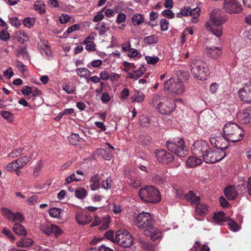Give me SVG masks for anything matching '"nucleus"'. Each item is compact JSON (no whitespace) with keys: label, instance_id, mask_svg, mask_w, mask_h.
Returning <instances> with one entry per match:
<instances>
[{"label":"nucleus","instance_id":"1","mask_svg":"<svg viewBox=\"0 0 251 251\" xmlns=\"http://www.w3.org/2000/svg\"><path fill=\"white\" fill-rule=\"evenodd\" d=\"M228 20L227 16H222L221 11L218 9H214L210 14V20L212 24L207 22L206 28L214 35L220 37L223 34L222 25Z\"/></svg>","mask_w":251,"mask_h":251},{"label":"nucleus","instance_id":"2","mask_svg":"<svg viewBox=\"0 0 251 251\" xmlns=\"http://www.w3.org/2000/svg\"><path fill=\"white\" fill-rule=\"evenodd\" d=\"M226 138L233 143L241 141L244 135V130L240 126L233 123H226L223 128Z\"/></svg>","mask_w":251,"mask_h":251},{"label":"nucleus","instance_id":"3","mask_svg":"<svg viewBox=\"0 0 251 251\" xmlns=\"http://www.w3.org/2000/svg\"><path fill=\"white\" fill-rule=\"evenodd\" d=\"M138 195L142 201L147 203H156L161 201L159 191L152 186H146L140 188Z\"/></svg>","mask_w":251,"mask_h":251},{"label":"nucleus","instance_id":"4","mask_svg":"<svg viewBox=\"0 0 251 251\" xmlns=\"http://www.w3.org/2000/svg\"><path fill=\"white\" fill-rule=\"evenodd\" d=\"M191 71L193 76L200 80L207 79L210 73L207 65L200 60H195L192 62Z\"/></svg>","mask_w":251,"mask_h":251},{"label":"nucleus","instance_id":"5","mask_svg":"<svg viewBox=\"0 0 251 251\" xmlns=\"http://www.w3.org/2000/svg\"><path fill=\"white\" fill-rule=\"evenodd\" d=\"M168 150L177 156L183 157L187 154L186 147L184 141L181 138H176L174 140H168L166 142Z\"/></svg>","mask_w":251,"mask_h":251},{"label":"nucleus","instance_id":"6","mask_svg":"<svg viewBox=\"0 0 251 251\" xmlns=\"http://www.w3.org/2000/svg\"><path fill=\"white\" fill-rule=\"evenodd\" d=\"M133 223L138 227L147 232L148 229H152L153 221L150 213L143 212L136 216Z\"/></svg>","mask_w":251,"mask_h":251},{"label":"nucleus","instance_id":"7","mask_svg":"<svg viewBox=\"0 0 251 251\" xmlns=\"http://www.w3.org/2000/svg\"><path fill=\"white\" fill-rule=\"evenodd\" d=\"M164 88L165 90H167L170 93L176 95L182 94L184 91L182 81L173 77L165 82Z\"/></svg>","mask_w":251,"mask_h":251},{"label":"nucleus","instance_id":"8","mask_svg":"<svg viewBox=\"0 0 251 251\" xmlns=\"http://www.w3.org/2000/svg\"><path fill=\"white\" fill-rule=\"evenodd\" d=\"M115 241L120 246L129 248L133 243V238L128 231L126 230H120L116 233Z\"/></svg>","mask_w":251,"mask_h":251},{"label":"nucleus","instance_id":"9","mask_svg":"<svg viewBox=\"0 0 251 251\" xmlns=\"http://www.w3.org/2000/svg\"><path fill=\"white\" fill-rule=\"evenodd\" d=\"M226 156V152L221 151L212 150L209 147L202 157L203 161L206 163H215L223 159Z\"/></svg>","mask_w":251,"mask_h":251},{"label":"nucleus","instance_id":"10","mask_svg":"<svg viewBox=\"0 0 251 251\" xmlns=\"http://www.w3.org/2000/svg\"><path fill=\"white\" fill-rule=\"evenodd\" d=\"M222 7L229 14H238L243 10L242 5L238 0H224Z\"/></svg>","mask_w":251,"mask_h":251},{"label":"nucleus","instance_id":"11","mask_svg":"<svg viewBox=\"0 0 251 251\" xmlns=\"http://www.w3.org/2000/svg\"><path fill=\"white\" fill-rule=\"evenodd\" d=\"M209 145L203 140H198L194 142L191 150L193 154L198 157H202L209 150Z\"/></svg>","mask_w":251,"mask_h":251},{"label":"nucleus","instance_id":"12","mask_svg":"<svg viewBox=\"0 0 251 251\" xmlns=\"http://www.w3.org/2000/svg\"><path fill=\"white\" fill-rule=\"evenodd\" d=\"M209 141L211 145L216 148V150L222 151L224 152L229 145V141L226 137H212L210 138Z\"/></svg>","mask_w":251,"mask_h":251},{"label":"nucleus","instance_id":"13","mask_svg":"<svg viewBox=\"0 0 251 251\" xmlns=\"http://www.w3.org/2000/svg\"><path fill=\"white\" fill-rule=\"evenodd\" d=\"M155 153L157 159L159 162L163 164H170L174 160V156L171 153L168 152L167 151L164 150H156L155 151Z\"/></svg>","mask_w":251,"mask_h":251},{"label":"nucleus","instance_id":"14","mask_svg":"<svg viewBox=\"0 0 251 251\" xmlns=\"http://www.w3.org/2000/svg\"><path fill=\"white\" fill-rule=\"evenodd\" d=\"M175 109V104L167 100L159 103L157 106V109L162 114H168L170 113Z\"/></svg>","mask_w":251,"mask_h":251},{"label":"nucleus","instance_id":"15","mask_svg":"<svg viewBox=\"0 0 251 251\" xmlns=\"http://www.w3.org/2000/svg\"><path fill=\"white\" fill-rule=\"evenodd\" d=\"M237 118L241 124H251V107H249L242 111L238 112L237 113Z\"/></svg>","mask_w":251,"mask_h":251},{"label":"nucleus","instance_id":"16","mask_svg":"<svg viewBox=\"0 0 251 251\" xmlns=\"http://www.w3.org/2000/svg\"><path fill=\"white\" fill-rule=\"evenodd\" d=\"M240 99L246 102H251V84H246L238 92Z\"/></svg>","mask_w":251,"mask_h":251},{"label":"nucleus","instance_id":"17","mask_svg":"<svg viewBox=\"0 0 251 251\" xmlns=\"http://www.w3.org/2000/svg\"><path fill=\"white\" fill-rule=\"evenodd\" d=\"M75 219L79 225H85L92 220V217L84 212L77 211L75 214Z\"/></svg>","mask_w":251,"mask_h":251},{"label":"nucleus","instance_id":"18","mask_svg":"<svg viewBox=\"0 0 251 251\" xmlns=\"http://www.w3.org/2000/svg\"><path fill=\"white\" fill-rule=\"evenodd\" d=\"M209 208V207L207 204L200 202L195 206L196 216L204 217L208 212Z\"/></svg>","mask_w":251,"mask_h":251},{"label":"nucleus","instance_id":"19","mask_svg":"<svg viewBox=\"0 0 251 251\" xmlns=\"http://www.w3.org/2000/svg\"><path fill=\"white\" fill-rule=\"evenodd\" d=\"M102 175L103 174L100 175L96 174L90 177L89 179V181L91 183L90 187L92 191H95L100 188V180Z\"/></svg>","mask_w":251,"mask_h":251},{"label":"nucleus","instance_id":"20","mask_svg":"<svg viewBox=\"0 0 251 251\" xmlns=\"http://www.w3.org/2000/svg\"><path fill=\"white\" fill-rule=\"evenodd\" d=\"M184 198L187 201L190 202L192 205H195L196 206L201 201L200 197L197 196L192 191H189L187 194H186Z\"/></svg>","mask_w":251,"mask_h":251},{"label":"nucleus","instance_id":"21","mask_svg":"<svg viewBox=\"0 0 251 251\" xmlns=\"http://www.w3.org/2000/svg\"><path fill=\"white\" fill-rule=\"evenodd\" d=\"M151 228L148 229L147 232H145V235L150 236L151 240L154 241L161 237V232L153 225Z\"/></svg>","mask_w":251,"mask_h":251},{"label":"nucleus","instance_id":"22","mask_svg":"<svg viewBox=\"0 0 251 251\" xmlns=\"http://www.w3.org/2000/svg\"><path fill=\"white\" fill-rule=\"evenodd\" d=\"M205 51L209 57L214 58H218L222 53V51L219 47H207L205 49Z\"/></svg>","mask_w":251,"mask_h":251},{"label":"nucleus","instance_id":"23","mask_svg":"<svg viewBox=\"0 0 251 251\" xmlns=\"http://www.w3.org/2000/svg\"><path fill=\"white\" fill-rule=\"evenodd\" d=\"M38 48L40 53L43 56L50 57L52 54L50 48L44 42L40 43L38 44Z\"/></svg>","mask_w":251,"mask_h":251},{"label":"nucleus","instance_id":"24","mask_svg":"<svg viewBox=\"0 0 251 251\" xmlns=\"http://www.w3.org/2000/svg\"><path fill=\"white\" fill-rule=\"evenodd\" d=\"M202 163L201 159L193 156H190L186 162V164L188 167L194 168L200 165Z\"/></svg>","mask_w":251,"mask_h":251},{"label":"nucleus","instance_id":"25","mask_svg":"<svg viewBox=\"0 0 251 251\" xmlns=\"http://www.w3.org/2000/svg\"><path fill=\"white\" fill-rule=\"evenodd\" d=\"M110 28V25L108 23L102 22L99 23L96 25L95 29L99 31V34L102 35L105 34L107 30Z\"/></svg>","mask_w":251,"mask_h":251},{"label":"nucleus","instance_id":"26","mask_svg":"<svg viewBox=\"0 0 251 251\" xmlns=\"http://www.w3.org/2000/svg\"><path fill=\"white\" fill-rule=\"evenodd\" d=\"M13 230L14 232L19 235H26V231L24 226L19 223H15L13 226Z\"/></svg>","mask_w":251,"mask_h":251},{"label":"nucleus","instance_id":"27","mask_svg":"<svg viewBox=\"0 0 251 251\" xmlns=\"http://www.w3.org/2000/svg\"><path fill=\"white\" fill-rule=\"evenodd\" d=\"M224 193L226 197L229 200H234L237 197V194L235 191L231 186L227 187L225 189Z\"/></svg>","mask_w":251,"mask_h":251},{"label":"nucleus","instance_id":"28","mask_svg":"<svg viewBox=\"0 0 251 251\" xmlns=\"http://www.w3.org/2000/svg\"><path fill=\"white\" fill-rule=\"evenodd\" d=\"M33 244V241L31 239L22 238L19 242L17 243V246L22 248H27Z\"/></svg>","mask_w":251,"mask_h":251},{"label":"nucleus","instance_id":"29","mask_svg":"<svg viewBox=\"0 0 251 251\" xmlns=\"http://www.w3.org/2000/svg\"><path fill=\"white\" fill-rule=\"evenodd\" d=\"M34 9L38 11L40 14H44L45 13V4L43 1L41 0H37L36 1L34 5Z\"/></svg>","mask_w":251,"mask_h":251},{"label":"nucleus","instance_id":"30","mask_svg":"<svg viewBox=\"0 0 251 251\" xmlns=\"http://www.w3.org/2000/svg\"><path fill=\"white\" fill-rule=\"evenodd\" d=\"M152 180L157 184H163L166 180V177L164 175L155 174L152 176Z\"/></svg>","mask_w":251,"mask_h":251},{"label":"nucleus","instance_id":"31","mask_svg":"<svg viewBox=\"0 0 251 251\" xmlns=\"http://www.w3.org/2000/svg\"><path fill=\"white\" fill-rule=\"evenodd\" d=\"M54 225H42L40 226V230L43 233L46 235H50L53 233V226Z\"/></svg>","mask_w":251,"mask_h":251},{"label":"nucleus","instance_id":"32","mask_svg":"<svg viewBox=\"0 0 251 251\" xmlns=\"http://www.w3.org/2000/svg\"><path fill=\"white\" fill-rule=\"evenodd\" d=\"M131 21L134 25H140L144 22L143 15L140 14H135L133 16Z\"/></svg>","mask_w":251,"mask_h":251},{"label":"nucleus","instance_id":"33","mask_svg":"<svg viewBox=\"0 0 251 251\" xmlns=\"http://www.w3.org/2000/svg\"><path fill=\"white\" fill-rule=\"evenodd\" d=\"M138 142L143 145H148L151 142V138L147 135H140L138 137Z\"/></svg>","mask_w":251,"mask_h":251},{"label":"nucleus","instance_id":"34","mask_svg":"<svg viewBox=\"0 0 251 251\" xmlns=\"http://www.w3.org/2000/svg\"><path fill=\"white\" fill-rule=\"evenodd\" d=\"M1 210L2 215L8 221H12L14 213L7 208H2Z\"/></svg>","mask_w":251,"mask_h":251},{"label":"nucleus","instance_id":"35","mask_svg":"<svg viewBox=\"0 0 251 251\" xmlns=\"http://www.w3.org/2000/svg\"><path fill=\"white\" fill-rule=\"evenodd\" d=\"M176 75L178 77L179 80H187L189 77V73L187 71L185 70H179L177 72Z\"/></svg>","mask_w":251,"mask_h":251},{"label":"nucleus","instance_id":"36","mask_svg":"<svg viewBox=\"0 0 251 251\" xmlns=\"http://www.w3.org/2000/svg\"><path fill=\"white\" fill-rule=\"evenodd\" d=\"M77 75L81 77L89 76L91 72L86 68H80L76 70Z\"/></svg>","mask_w":251,"mask_h":251},{"label":"nucleus","instance_id":"37","mask_svg":"<svg viewBox=\"0 0 251 251\" xmlns=\"http://www.w3.org/2000/svg\"><path fill=\"white\" fill-rule=\"evenodd\" d=\"M79 136L76 133L72 134L68 138L70 143L74 146H76L79 144Z\"/></svg>","mask_w":251,"mask_h":251},{"label":"nucleus","instance_id":"38","mask_svg":"<svg viewBox=\"0 0 251 251\" xmlns=\"http://www.w3.org/2000/svg\"><path fill=\"white\" fill-rule=\"evenodd\" d=\"M213 218L217 223H221L225 220V214L222 211H219L215 213Z\"/></svg>","mask_w":251,"mask_h":251},{"label":"nucleus","instance_id":"39","mask_svg":"<svg viewBox=\"0 0 251 251\" xmlns=\"http://www.w3.org/2000/svg\"><path fill=\"white\" fill-rule=\"evenodd\" d=\"M30 157L27 156H23L16 160L19 168H22L24 165L30 161Z\"/></svg>","mask_w":251,"mask_h":251},{"label":"nucleus","instance_id":"40","mask_svg":"<svg viewBox=\"0 0 251 251\" xmlns=\"http://www.w3.org/2000/svg\"><path fill=\"white\" fill-rule=\"evenodd\" d=\"M87 195L86 190L83 188H79L75 191V196L80 199L84 198Z\"/></svg>","mask_w":251,"mask_h":251},{"label":"nucleus","instance_id":"41","mask_svg":"<svg viewBox=\"0 0 251 251\" xmlns=\"http://www.w3.org/2000/svg\"><path fill=\"white\" fill-rule=\"evenodd\" d=\"M62 89L64 90L67 94H72L74 93V92L76 90V87L72 84H65L62 86Z\"/></svg>","mask_w":251,"mask_h":251},{"label":"nucleus","instance_id":"42","mask_svg":"<svg viewBox=\"0 0 251 251\" xmlns=\"http://www.w3.org/2000/svg\"><path fill=\"white\" fill-rule=\"evenodd\" d=\"M144 42L148 44H155L158 42V38L154 35L147 36L144 39Z\"/></svg>","mask_w":251,"mask_h":251},{"label":"nucleus","instance_id":"43","mask_svg":"<svg viewBox=\"0 0 251 251\" xmlns=\"http://www.w3.org/2000/svg\"><path fill=\"white\" fill-rule=\"evenodd\" d=\"M248 181L243 182V183L238 185L237 189L238 191L241 194H245L248 192Z\"/></svg>","mask_w":251,"mask_h":251},{"label":"nucleus","instance_id":"44","mask_svg":"<svg viewBox=\"0 0 251 251\" xmlns=\"http://www.w3.org/2000/svg\"><path fill=\"white\" fill-rule=\"evenodd\" d=\"M61 209L58 208H51L49 212L50 216L53 218H58L60 216Z\"/></svg>","mask_w":251,"mask_h":251},{"label":"nucleus","instance_id":"45","mask_svg":"<svg viewBox=\"0 0 251 251\" xmlns=\"http://www.w3.org/2000/svg\"><path fill=\"white\" fill-rule=\"evenodd\" d=\"M18 169L20 168H19L16 160L9 163L6 167V169L9 172L17 171Z\"/></svg>","mask_w":251,"mask_h":251},{"label":"nucleus","instance_id":"46","mask_svg":"<svg viewBox=\"0 0 251 251\" xmlns=\"http://www.w3.org/2000/svg\"><path fill=\"white\" fill-rule=\"evenodd\" d=\"M145 99V96L143 93L138 92L137 94L135 95L133 98H131L132 101H136L140 102L143 101Z\"/></svg>","mask_w":251,"mask_h":251},{"label":"nucleus","instance_id":"47","mask_svg":"<svg viewBox=\"0 0 251 251\" xmlns=\"http://www.w3.org/2000/svg\"><path fill=\"white\" fill-rule=\"evenodd\" d=\"M146 71V69L143 65H141L138 70H134V73L136 74V79H138L139 77H141Z\"/></svg>","mask_w":251,"mask_h":251},{"label":"nucleus","instance_id":"48","mask_svg":"<svg viewBox=\"0 0 251 251\" xmlns=\"http://www.w3.org/2000/svg\"><path fill=\"white\" fill-rule=\"evenodd\" d=\"M18 52L20 54H21L23 58L25 59H28L29 58V55L25 47H20Z\"/></svg>","mask_w":251,"mask_h":251},{"label":"nucleus","instance_id":"49","mask_svg":"<svg viewBox=\"0 0 251 251\" xmlns=\"http://www.w3.org/2000/svg\"><path fill=\"white\" fill-rule=\"evenodd\" d=\"M24 220V217L23 215L19 212H16L15 213H14V216L12 220V222H17V223H21L23 222Z\"/></svg>","mask_w":251,"mask_h":251},{"label":"nucleus","instance_id":"50","mask_svg":"<svg viewBox=\"0 0 251 251\" xmlns=\"http://www.w3.org/2000/svg\"><path fill=\"white\" fill-rule=\"evenodd\" d=\"M145 59L148 64L154 65L156 64L159 60V58L157 56H146Z\"/></svg>","mask_w":251,"mask_h":251},{"label":"nucleus","instance_id":"51","mask_svg":"<svg viewBox=\"0 0 251 251\" xmlns=\"http://www.w3.org/2000/svg\"><path fill=\"white\" fill-rule=\"evenodd\" d=\"M100 152L106 160H109L112 157L111 151H107L106 149H100Z\"/></svg>","mask_w":251,"mask_h":251},{"label":"nucleus","instance_id":"52","mask_svg":"<svg viewBox=\"0 0 251 251\" xmlns=\"http://www.w3.org/2000/svg\"><path fill=\"white\" fill-rule=\"evenodd\" d=\"M2 233H3L6 236L8 237L11 241H14L15 240V237L13 235L12 232L6 227H4L2 229Z\"/></svg>","mask_w":251,"mask_h":251},{"label":"nucleus","instance_id":"53","mask_svg":"<svg viewBox=\"0 0 251 251\" xmlns=\"http://www.w3.org/2000/svg\"><path fill=\"white\" fill-rule=\"evenodd\" d=\"M1 115L3 118L9 122L12 121L13 115L9 111L2 110L1 111Z\"/></svg>","mask_w":251,"mask_h":251},{"label":"nucleus","instance_id":"54","mask_svg":"<svg viewBox=\"0 0 251 251\" xmlns=\"http://www.w3.org/2000/svg\"><path fill=\"white\" fill-rule=\"evenodd\" d=\"M161 14L163 16L169 19H173L175 17V14L173 11L170 9H165L162 12Z\"/></svg>","mask_w":251,"mask_h":251},{"label":"nucleus","instance_id":"55","mask_svg":"<svg viewBox=\"0 0 251 251\" xmlns=\"http://www.w3.org/2000/svg\"><path fill=\"white\" fill-rule=\"evenodd\" d=\"M228 225L229 226V228L231 230L236 231L239 229V226L236 224V223L232 220V219H230L228 221Z\"/></svg>","mask_w":251,"mask_h":251},{"label":"nucleus","instance_id":"56","mask_svg":"<svg viewBox=\"0 0 251 251\" xmlns=\"http://www.w3.org/2000/svg\"><path fill=\"white\" fill-rule=\"evenodd\" d=\"M130 184L135 188H138L141 185V181L137 178H133L130 179Z\"/></svg>","mask_w":251,"mask_h":251},{"label":"nucleus","instance_id":"57","mask_svg":"<svg viewBox=\"0 0 251 251\" xmlns=\"http://www.w3.org/2000/svg\"><path fill=\"white\" fill-rule=\"evenodd\" d=\"M160 27L162 31H167L168 29L169 22L165 19H162L160 21Z\"/></svg>","mask_w":251,"mask_h":251},{"label":"nucleus","instance_id":"58","mask_svg":"<svg viewBox=\"0 0 251 251\" xmlns=\"http://www.w3.org/2000/svg\"><path fill=\"white\" fill-rule=\"evenodd\" d=\"M10 37V35L7 31L2 30L0 31V39L4 41H7Z\"/></svg>","mask_w":251,"mask_h":251},{"label":"nucleus","instance_id":"59","mask_svg":"<svg viewBox=\"0 0 251 251\" xmlns=\"http://www.w3.org/2000/svg\"><path fill=\"white\" fill-rule=\"evenodd\" d=\"M105 237L108 239L112 241L113 242H115V237H114V233L113 231L108 230L104 234Z\"/></svg>","mask_w":251,"mask_h":251},{"label":"nucleus","instance_id":"60","mask_svg":"<svg viewBox=\"0 0 251 251\" xmlns=\"http://www.w3.org/2000/svg\"><path fill=\"white\" fill-rule=\"evenodd\" d=\"M149 121V118L145 116H141L139 118L140 124L143 126H147Z\"/></svg>","mask_w":251,"mask_h":251},{"label":"nucleus","instance_id":"61","mask_svg":"<svg viewBox=\"0 0 251 251\" xmlns=\"http://www.w3.org/2000/svg\"><path fill=\"white\" fill-rule=\"evenodd\" d=\"M111 180L110 177H107L106 180L102 181L101 185L102 187L104 189H110L111 187Z\"/></svg>","mask_w":251,"mask_h":251},{"label":"nucleus","instance_id":"62","mask_svg":"<svg viewBox=\"0 0 251 251\" xmlns=\"http://www.w3.org/2000/svg\"><path fill=\"white\" fill-rule=\"evenodd\" d=\"M200 11V8L198 7L191 9L190 16H192L193 18L196 19L197 18L199 17Z\"/></svg>","mask_w":251,"mask_h":251},{"label":"nucleus","instance_id":"63","mask_svg":"<svg viewBox=\"0 0 251 251\" xmlns=\"http://www.w3.org/2000/svg\"><path fill=\"white\" fill-rule=\"evenodd\" d=\"M23 151V149L19 148L17 150H15L11 152L9 156L11 158L17 157L21 155V153Z\"/></svg>","mask_w":251,"mask_h":251},{"label":"nucleus","instance_id":"64","mask_svg":"<svg viewBox=\"0 0 251 251\" xmlns=\"http://www.w3.org/2000/svg\"><path fill=\"white\" fill-rule=\"evenodd\" d=\"M105 7L103 8L101 11H100L98 14L94 16L93 21L95 22H97L101 21L104 18V15L102 14V12L104 10Z\"/></svg>","mask_w":251,"mask_h":251}]
</instances>
